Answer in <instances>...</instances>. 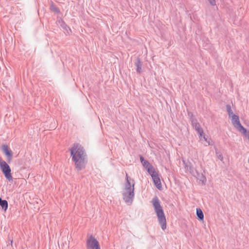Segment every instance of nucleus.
Instances as JSON below:
<instances>
[{
  "mask_svg": "<svg viewBox=\"0 0 249 249\" xmlns=\"http://www.w3.org/2000/svg\"><path fill=\"white\" fill-rule=\"evenodd\" d=\"M70 151L76 169L78 170L84 169L87 162L86 153L84 147L81 144L76 143L72 145Z\"/></svg>",
  "mask_w": 249,
  "mask_h": 249,
  "instance_id": "1",
  "label": "nucleus"
},
{
  "mask_svg": "<svg viewBox=\"0 0 249 249\" xmlns=\"http://www.w3.org/2000/svg\"><path fill=\"white\" fill-rule=\"evenodd\" d=\"M135 66L136 67L137 72L138 73H141L142 71V62H141L140 58L137 59V62L135 63Z\"/></svg>",
  "mask_w": 249,
  "mask_h": 249,
  "instance_id": "9",
  "label": "nucleus"
},
{
  "mask_svg": "<svg viewBox=\"0 0 249 249\" xmlns=\"http://www.w3.org/2000/svg\"><path fill=\"white\" fill-rule=\"evenodd\" d=\"M210 4L212 6H215L216 5L215 0H207Z\"/></svg>",
  "mask_w": 249,
  "mask_h": 249,
  "instance_id": "17",
  "label": "nucleus"
},
{
  "mask_svg": "<svg viewBox=\"0 0 249 249\" xmlns=\"http://www.w3.org/2000/svg\"><path fill=\"white\" fill-rule=\"evenodd\" d=\"M227 110L228 113V115H229V117H231L232 115H234V114L233 113V112L232 111V110H231V108L230 106H229V105L227 106Z\"/></svg>",
  "mask_w": 249,
  "mask_h": 249,
  "instance_id": "15",
  "label": "nucleus"
},
{
  "mask_svg": "<svg viewBox=\"0 0 249 249\" xmlns=\"http://www.w3.org/2000/svg\"><path fill=\"white\" fill-rule=\"evenodd\" d=\"M53 9L56 12H59V10H58V9L57 8L53 7Z\"/></svg>",
  "mask_w": 249,
  "mask_h": 249,
  "instance_id": "19",
  "label": "nucleus"
},
{
  "mask_svg": "<svg viewBox=\"0 0 249 249\" xmlns=\"http://www.w3.org/2000/svg\"><path fill=\"white\" fill-rule=\"evenodd\" d=\"M148 172L149 173V174L151 175V177H154V176H155L157 174H158L155 171V169L151 165L150 167H149L148 168L146 169Z\"/></svg>",
  "mask_w": 249,
  "mask_h": 249,
  "instance_id": "11",
  "label": "nucleus"
},
{
  "mask_svg": "<svg viewBox=\"0 0 249 249\" xmlns=\"http://www.w3.org/2000/svg\"><path fill=\"white\" fill-rule=\"evenodd\" d=\"M0 206L1 207L2 209L5 212L8 209V202L5 200H2L0 198Z\"/></svg>",
  "mask_w": 249,
  "mask_h": 249,
  "instance_id": "10",
  "label": "nucleus"
},
{
  "mask_svg": "<svg viewBox=\"0 0 249 249\" xmlns=\"http://www.w3.org/2000/svg\"><path fill=\"white\" fill-rule=\"evenodd\" d=\"M140 160L143 166L146 169L151 165L149 162L147 160H145L142 157H141Z\"/></svg>",
  "mask_w": 249,
  "mask_h": 249,
  "instance_id": "12",
  "label": "nucleus"
},
{
  "mask_svg": "<svg viewBox=\"0 0 249 249\" xmlns=\"http://www.w3.org/2000/svg\"><path fill=\"white\" fill-rule=\"evenodd\" d=\"M152 203L158 217V221L161 226V229L164 230L166 229V220L163 211L160 205L158 198L157 197L154 198L152 200Z\"/></svg>",
  "mask_w": 249,
  "mask_h": 249,
  "instance_id": "2",
  "label": "nucleus"
},
{
  "mask_svg": "<svg viewBox=\"0 0 249 249\" xmlns=\"http://www.w3.org/2000/svg\"><path fill=\"white\" fill-rule=\"evenodd\" d=\"M126 183L124 190V199L126 202H131L134 197V180L129 178L127 174H126Z\"/></svg>",
  "mask_w": 249,
  "mask_h": 249,
  "instance_id": "3",
  "label": "nucleus"
},
{
  "mask_svg": "<svg viewBox=\"0 0 249 249\" xmlns=\"http://www.w3.org/2000/svg\"><path fill=\"white\" fill-rule=\"evenodd\" d=\"M153 182L156 187L159 190L162 189V185L161 183L160 179L159 177V175L157 174L154 177H152Z\"/></svg>",
  "mask_w": 249,
  "mask_h": 249,
  "instance_id": "8",
  "label": "nucleus"
},
{
  "mask_svg": "<svg viewBox=\"0 0 249 249\" xmlns=\"http://www.w3.org/2000/svg\"><path fill=\"white\" fill-rule=\"evenodd\" d=\"M196 214L200 220H203L204 215L202 210L200 209H196Z\"/></svg>",
  "mask_w": 249,
  "mask_h": 249,
  "instance_id": "14",
  "label": "nucleus"
},
{
  "mask_svg": "<svg viewBox=\"0 0 249 249\" xmlns=\"http://www.w3.org/2000/svg\"><path fill=\"white\" fill-rule=\"evenodd\" d=\"M0 169L7 180L9 181L13 180L11 168L8 163L1 158H0Z\"/></svg>",
  "mask_w": 249,
  "mask_h": 249,
  "instance_id": "4",
  "label": "nucleus"
},
{
  "mask_svg": "<svg viewBox=\"0 0 249 249\" xmlns=\"http://www.w3.org/2000/svg\"><path fill=\"white\" fill-rule=\"evenodd\" d=\"M198 133L199 134V138L200 139H201V138H203V139L205 141H207V139L205 137L204 135V132H203V129L201 130V132H200V131H197Z\"/></svg>",
  "mask_w": 249,
  "mask_h": 249,
  "instance_id": "16",
  "label": "nucleus"
},
{
  "mask_svg": "<svg viewBox=\"0 0 249 249\" xmlns=\"http://www.w3.org/2000/svg\"><path fill=\"white\" fill-rule=\"evenodd\" d=\"M86 247L87 249H101L99 242L92 235L87 239Z\"/></svg>",
  "mask_w": 249,
  "mask_h": 249,
  "instance_id": "6",
  "label": "nucleus"
},
{
  "mask_svg": "<svg viewBox=\"0 0 249 249\" xmlns=\"http://www.w3.org/2000/svg\"><path fill=\"white\" fill-rule=\"evenodd\" d=\"M193 126L195 128L196 131L201 132V130L203 129L200 124L196 122H194L193 123Z\"/></svg>",
  "mask_w": 249,
  "mask_h": 249,
  "instance_id": "13",
  "label": "nucleus"
},
{
  "mask_svg": "<svg viewBox=\"0 0 249 249\" xmlns=\"http://www.w3.org/2000/svg\"><path fill=\"white\" fill-rule=\"evenodd\" d=\"M230 117L231 118V122L234 126L239 131L244 134L249 139V131H247V130L241 125L240 123L238 116L234 114Z\"/></svg>",
  "mask_w": 249,
  "mask_h": 249,
  "instance_id": "5",
  "label": "nucleus"
},
{
  "mask_svg": "<svg viewBox=\"0 0 249 249\" xmlns=\"http://www.w3.org/2000/svg\"><path fill=\"white\" fill-rule=\"evenodd\" d=\"M2 150L4 153L5 155L7 157L9 161L12 160V153L11 151L9 149L7 145H3L2 146Z\"/></svg>",
  "mask_w": 249,
  "mask_h": 249,
  "instance_id": "7",
  "label": "nucleus"
},
{
  "mask_svg": "<svg viewBox=\"0 0 249 249\" xmlns=\"http://www.w3.org/2000/svg\"><path fill=\"white\" fill-rule=\"evenodd\" d=\"M61 27L65 29L67 31H68V29H69V30H70V29L67 26V25L64 23H62V24L61 25Z\"/></svg>",
  "mask_w": 249,
  "mask_h": 249,
  "instance_id": "18",
  "label": "nucleus"
},
{
  "mask_svg": "<svg viewBox=\"0 0 249 249\" xmlns=\"http://www.w3.org/2000/svg\"><path fill=\"white\" fill-rule=\"evenodd\" d=\"M248 162H249V160H248Z\"/></svg>",
  "mask_w": 249,
  "mask_h": 249,
  "instance_id": "20",
  "label": "nucleus"
}]
</instances>
